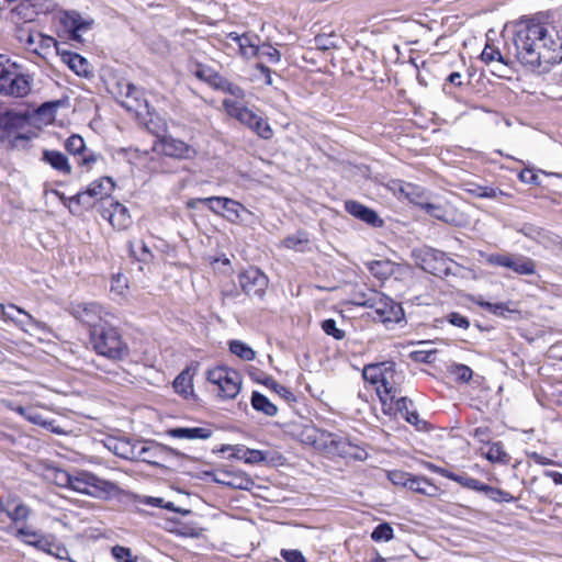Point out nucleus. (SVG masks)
<instances>
[{"instance_id": "37998d69", "label": "nucleus", "mask_w": 562, "mask_h": 562, "mask_svg": "<svg viewBox=\"0 0 562 562\" xmlns=\"http://www.w3.org/2000/svg\"><path fill=\"white\" fill-rule=\"evenodd\" d=\"M15 536L16 538L21 539L24 543L37 549L38 541L42 540V538L45 535L23 526L18 528Z\"/></svg>"}, {"instance_id": "a211bd4d", "label": "nucleus", "mask_w": 562, "mask_h": 562, "mask_svg": "<svg viewBox=\"0 0 562 562\" xmlns=\"http://www.w3.org/2000/svg\"><path fill=\"white\" fill-rule=\"evenodd\" d=\"M103 218L109 220L111 225L117 229H125L131 224L128 210L116 201H110L109 207H102L100 211Z\"/></svg>"}, {"instance_id": "7c9ffc66", "label": "nucleus", "mask_w": 562, "mask_h": 562, "mask_svg": "<svg viewBox=\"0 0 562 562\" xmlns=\"http://www.w3.org/2000/svg\"><path fill=\"white\" fill-rule=\"evenodd\" d=\"M395 405V411L402 415V417L409 424L416 426L422 423L419 419V415L415 409H411L413 407V401L406 396L398 397L393 401Z\"/></svg>"}, {"instance_id": "6e6d98bb", "label": "nucleus", "mask_w": 562, "mask_h": 562, "mask_svg": "<svg viewBox=\"0 0 562 562\" xmlns=\"http://www.w3.org/2000/svg\"><path fill=\"white\" fill-rule=\"evenodd\" d=\"M257 56L266 58L272 64L279 63L281 58L280 52L269 44L260 45Z\"/></svg>"}, {"instance_id": "ddd939ff", "label": "nucleus", "mask_w": 562, "mask_h": 562, "mask_svg": "<svg viewBox=\"0 0 562 562\" xmlns=\"http://www.w3.org/2000/svg\"><path fill=\"white\" fill-rule=\"evenodd\" d=\"M70 313L75 318L88 325L89 331L94 329V326H101L108 322V314H104L102 307L94 302L75 304L71 306Z\"/></svg>"}, {"instance_id": "4468645a", "label": "nucleus", "mask_w": 562, "mask_h": 562, "mask_svg": "<svg viewBox=\"0 0 562 562\" xmlns=\"http://www.w3.org/2000/svg\"><path fill=\"white\" fill-rule=\"evenodd\" d=\"M19 3L10 11L13 21L32 22L38 14L48 11L49 0H18Z\"/></svg>"}, {"instance_id": "bb28decb", "label": "nucleus", "mask_w": 562, "mask_h": 562, "mask_svg": "<svg viewBox=\"0 0 562 562\" xmlns=\"http://www.w3.org/2000/svg\"><path fill=\"white\" fill-rule=\"evenodd\" d=\"M402 483L404 487L409 488L413 492L435 497L438 494L439 488L432 484L427 477L412 475L407 481H396Z\"/></svg>"}, {"instance_id": "c03bdc74", "label": "nucleus", "mask_w": 562, "mask_h": 562, "mask_svg": "<svg viewBox=\"0 0 562 562\" xmlns=\"http://www.w3.org/2000/svg\"><path fill=\"white\" fill-rule=\"evenodd\" d=\"M229 351L246 361L254 360L256 356V352L240 340H232L229 342Z\"/></svg>"}, {"instance_id": "052dcab7", "label": "nucleus", "mask_w": 562, "mask_h": 562, "mask_svg": "<svg viewBox=\"0 0 562 562\" xmlns=\"http://www.w3.org/2000/svg\"><path fill=\"white\" fill-rule=\"evenodd\" d=\"M217 90L229 93L238 99L245 97L244 90L239 86L229 82L226 78L223 79Z\"/></svg>"}, {"instance_id": "f704fd0d", "label": "nucleus", "mask_w": 562, "mask_h": 562, "mask_svg": "<svg viewBox=\"0 0 562 562\" xmlns=\"http://www.w3.org/2000/svg\"><path fill=\"white\" fill-rule=\"evenodd\" d=\"M308 244L310 237L305 231H297L295 234L289 235L282 240L283 247L300 252L305 251Z\"/></svg>"}, {"instance_id": "4c0bfd02", "label": "nucleus", "mask_w": 562, "mask_h": 562, "mask_svg": "<svg viewBox=\"0 0 562 562\" xmlns=\"http://www.w3.org/2000/svg\"><path fill=\"white\" fill-rule=\"evenodd\" d=\"M15 37L16 40L24 45V47L37 55H41V52H38V48L35 47V44L37 42V34L35 35L30 29L24 26H16L15 27Z\"/></svg>"}, {"instance_id": "39448f33", "label": "nucleus", "mask_w": 562, "mask_h": 562, "mask_svg": "<svg viewBox=\"0 0 562 562\" xmlns=\"http://www.w3.org/2000/svg\"><path fill=\"white\" fill-rule=\"evenodd\" d=\"M223 106L232 117H235L241 124L246 125L260 138H272L273 131L268 121L262 116L258 115L257 113H255L246 106L237 104L235 101L229 99H225L223 101Z\"/></svg>"}, {"instance_id": "e433bc0d", "label": "nucleus", "mask_w": 562, "mask_h": 562, "mask_svg": "<svg viewBox=\"0 0 562 562\" xmlns=\"http://www.w3.org/2000/svg\"><path fill=\"white\" fill-rule=\"evenodd\" d=\"M366 267L379 280H384L393 273V263L390 260H371L366 262Z\"/></svg>"}, {"instance_id": "dca6fc26", "label": "nucleus", "mask_w": 562, "mask_h": 562, "mask_svg": "<svg viewBox=\"0 0 562 562\" xmlns=\"http://www.w3.org/2000/svg\"><path fill=\"white\" fill-rule=\"evenodd\" d=\"M465 488L473 490L480 493H484L490 499L497 503H512L515 502L516 498L506 491H503L498 487L491 486L485 484L474 477L468 475L464 486Z\"/></svg>"}, {"instance_id": "680f3d73", "label": "nucleus", "mask_w": 562, "mask_h": 562, "mask_svg": "<svg viewBox=\"0 0 562 562\" xmlns=\"http://www.w3.org/2000/svg\"><path fill=\"white\" fill-rule=\"evenodd\" d=\"M446 318H447L448 323L451 324L452 326L463 328V329H468L470 327L469 318L461 315L458 312H452V313L448 314Z\"/></svg>"}, {"instance_id": "473e14b6", "label": "nucleus", "mask_w": 562, "mask_h": 562, "mask_svg": "<svg viewBox=\"0 0 562 562\" xmlns=\"http://www.w3.org/2000/svg\"><path fill=\"white\" fill-rule=\"evenodd\" d=\"M250 402L254 409L261 412L266 416L272 417L278 413V407L258 391L252 392Z\"/></svg>"}, {"instance_id": "8fccbe9b", "label": "nucleus", "mask_w": 562, "mask_h": 562, "mask_svg": "<svg viewBox=\"0 0 562 562\" xmlns=\"http://www.w3.org/2000/svg\"><path fill=\"white\" fill-rule=\"evenodd\" d=\"M65 147H66L67 151L72 154L74 156H79L81 154H85V151H87V147H86L83 138L77 134H74L67 138V140L65 143Z\"/></svg>"}, {"instance_id": "338daca9", "label": "nucleus", "mask_w": 562, "mask_h": 562, "mask_svg": "<svg viewBox=\"0 0 562 562\" xmlns=\"http://www.w3.org/2000/svg\"><path fill=\"white\" fill-rule=\"evenodd\" d=\"M281 555L286 562H307L303 553L299 550H281Z\"/></svg>"}, {"instance_id": "4be33fe9", "label": "nucleus", "mask_w": 562, "mask_h": 562, "mask_svg": "<svg viewBox=\"0 0 562 562\" xmlns=\"http://www.w3.org/2000/svg\"><path fill=\"white\" fill-rule=\"evenodd\" d=\"M31 516V508L23 502L14 499L5 503L4 518L10 519L14 526L24 525Z\"/></svg>"}, {"instance_id": "5fc2aeb1", "label": "nucleus", "mask_w": 562, "mask_h": 562, "mask_svg": "<svg viewBox=\"0 0 562 562\" xmlns=\"http://www.w3.org/2000/svg\"><path fill=\"white\" fill-rule=\"evenodd\" d=\"M477 304L482 308L488 311L490 313H492L496 316L506 317V313L513 312L512 310H509L507 307V305L505 303H491V302H486V301H480V302H477Z\"/></svg>"}, {"instance_id": "1a4fd4ad", "label": "nucleus", "mask_w": 562, "mask_h": 562, "mask_svg": "<svg viewBox=\"0 0 562 562\" xmlns=\"http://www.w3.org/2000/svg\"><path fill=\"white\" fill-rule=\"evenodd\" d=\"M373 300L367 303L368 308H372L375 313L374 319L381 323H398L404 318V310L402 305L382 292L371 293Z\"/></svg>"}, {"instance_id": "3c124183", "label": "nucleus", "mask_w": 562, "mask_h": 562, "mask_svg": "<svg viewBox=\"0 0 562 562\" xmlns=\"http://www.w3.org/2000/svg\"><path fill=\"white\" fill-rule=\"evenodd\" d=\"M371 539L375 542H387L393 539V528L389 522L379 524L371 532Z\"/></svg>"}, {"instance_id": "6e6552de", "label": "nucleus", "mask_w": 562, "mask_h": 562, "mask_svg": "<svg viewBox=\"0 0 562 562\" xmlns=\"http://www.w3.org/2000/svg\"><path fill=\"white\" fill-rule=\"evenodd\" d=\"M206 379L218 389L222 398H235L240 392V374L227 367H216L207 371Z\"/></svg>"}, {"instance_id": "0eeeda50", "label": "nucleus", "mask_w": 562, "mask_h": 562, "mask_svg": "<svg viewBox=\"0 0 562 562\" xmlns=\"http://www.w3.org/2000/svg\"><path fill=\"white\" fill-rule=\"evenodd\" d=\"M114 188L115 183L112 178L102 177L91 182L87 190L78 192L69 199L61 194L60 200L64 205H67V202H69L70 204H76L77 206L90 207L94 204V200L102 202L108 200Z\"/></svg>"}, {"instance_id": "f03ea898", "label": "nucleus", "mask_w": 562, "mask_h": 562, "mask_svg": "<svg viewBox=\"0 0 562 562\" xmlns=\"http://www.w3.org/2000/svg\"><path fill=\"white\" fill-rule=\"evenodd\" d=\"M362 376L371 384H380L376 387V393L382 403L383 412L385 414L390 413L393 409V401L402 392L405 382L404 372L396 370L395 362L384 361L366 366Z\"/></svg>"}, {"instance_id": "774afa93", "label": "nucleus", "mask_w": 562, "mask_h": 562, "mask_svg": "<svg viewBox=\"0 0 562 562\" xmlns=\"http://www.w3.org/2000/svg\"><path fill=\"white\" fill-rule=\"evenodd\" d=\"M518 178L524 183L540 184L539 177L531 169L521 170L518 175Z\"/></svg>"}, {"instance_id": "9b49d317", "label": "nucleus", "mask_w": 562, "mask_h": 562, "mask_svg": "<svg viewBox=\"0 0 562 562\" xmlns=\"http://www.w3.org/2000/svg\"><path fill=\"white\" fill-rule=\"evenodd\" d=\"M487 262L493 266L510 269L517 274L531 276L536 272V262L533 259L517 254H492Z\"/></svg>"}, {"instance_id": "58836bf2", "label": "nucleus", "mask_w": 562, "mask_h": 562, "mask_svg": "<svg viewBox=\"0 0 562 562\" xmlns=\"http://www.w3.org/2000/svg\"><path fill=\"white\" fill-rule=\"evenodd\" d=\"M258 382L262 383L263 385H266L267 387L271 389L272 391H274L279 396H281L282 398H284L286 402L291 403V402H295L296 401V397L295 395L293 394L292 391H290L286 386L284 385H281L280 383H278L271 376H265L263 379H258Z\"/></svg>"}, {"instance_id": "5701e85b", "label": "nucleus", "mask_w": 562, "mask_h": 562, "mask_svg": "<svg viewBox=\"0 0 562 562\" xmlns=\"http://www.w3.org/2000/svg\"><path fill=\"white\" fill-rule=\"evenodd\" d=\"M61 23L74 41H80L79 33L87 31L91 25V22L83 20L77 12L66 13L64 18H61Z\"/></svg>"}, {"instance_id": "f3484780", "label": "nucleus", "mask_w": 562, "mask_h": 562, "mask_svg": "<svg viewBox=\"0 0 562 562\" xmlns=\"http://www.w3.org/2000/svg\"><path fill=\"white\" fill-rule=\"evenodd\" d=\"M424 269L434 276H449L452 274L451 265L452 260L445 257V254L439 250H430L426 252L424 258Z\"/></svg>"}, {"instance_id": "0e129e2a", "label": "nucleus", "mask_w": 562, "mask_h": 562, "mask_svg": "<svg viewBox=\"0 0 562 562\" xmlns=\"http://www.w3.org/2000/svg\"><path fill=\"white\" fill-rule=\"evenodd\" d=\"M37 38H38V47H37L38 50L40 49H48L52 46H54L58 54L61 53L59 49V46H58V42L54 37L44 35L42 33H37Z\"/></svg>"}, {"instance_id": "c756f323", "label": "nucleus", "mask_w": 562, "mask_h": 562, "mask_svg": "<svg viewBox=\"0 0 562 562\" xmlns=\"http://www.w3.org/2000/svg\"><path fill=\"white\" fill-rule=\"evenodd\" d=\"M116 456L126 460H136L140 457L138 453L139 441H131V440H116L113 442V446L109 447Z\"/></svg>"}, {"instance_id": "69168bd1", "label": "nucleus", "mask_w": 562, "mask_h": 562, "mask_svg": "<svg viewBox=\"0 0 562 562\" xmlns=\"http://www.w3.org/2000/svg\"><path fill=\"white\" fill-rule=\"evenodd\" d=\"M423 209L432 217L441 221H447L446 211L442 206L432 203H425Z\"/></svg>"}, {"instance_id": "864d4df0", "label": "nucleus", "mask_w": 562, "mask_h": 562, "mask_svg": "<svg viewBox=\"0 0 562 562\" xmlns=\"http://www.w3.org/2000/svg\"><path fill=\"white\" fill-rule=\"evenodd\" d=\"M322 329L324 330V333L326 335L331 336L337 340H341L346 336L345 330L338 328L336 325V321L333 318H327V319L323 321Z\"/></svg>"}, {"instance_id": "13d9d810", "label": "nucleus", "mask_w": 562, "mask_h": 562, "mask_svg": "<svg viewBox=\"0 0 562 562\" xmlns=\"http://www.w3.org/2000/svg\"><path fill=\"white\" fill-rule=\"evenodd\" d=\"M481 59L486 64L494 61L498 64H504V57L502 53L497 48L492 47L490 45H486V47L483 49L481 54Z\"/></svg>"}, {"instance_id": "b1692460", "label": "nucleus", "mask_w": 562, "mask_h": 562, "mask_svg": "<svg viewBox=\"0 0 562 562\" xmlns=\"http://www.w3.org/2000/svg\"><path fill=\"white\" fill-rule=\"evenodd\" d=\"M517 232L527 238L544 245L546 247L549 245H555L557 239H559V236L552 237L550 236L549 232L530 223L522 224L519 228H517Z\"/></svg>"}, {"instance_id": "f257e3e1", "label": "nucleus", "mask_w": 562, "mask_h": 562, "mask_svg": "<svg viewBox=\"0 0 562 562\" xmlns=\"http://www.w3.org/2000/svg\"><path fill=\"white\" fill-rule=\"evenodd\" d=\"M514 44L518 60L531 70L549 71L551 66L562 61V45L546 24L535 19L519 23Z\"/></svg>"}, {"instance_id": "e2e57ef3", "label": "nucleus", "mask_w": 562, "mask_h": 562, "mask_svg": "<svg viewBox=\"0 0 562 562\" xmlns=\"http://www.w3.org/2000/svg\"><path fill=\"white\" fill-rule=\"evenodd\" d=\"M78 157L79 166L86 167L89 170L91 169L92 165L98 161L100 155L87 148V151H85V154L79 155Z\"/></svg>"}, {"instance_id": "bf43d9fd", "label": "nucleus", "mask_w": 562, "mask_h": 562, "mask_svg": "<svg viewBox=\"0 0 562 562\" xmlns=\"http://www.w3.org/2000/svg\"><path fill=\"white\" fill-rule=\"evenodd\" d=\"M371 293H378L376 290H368V291H357L353 293L351 303L357 306L368 307L367 303H371L373 300V295Z\"/></svg>"}, {"instance_id": "4d7b16f0", "label": "nucleus", "mask_w": 562, "mask_h": 562, "mask_svg": "<svg viewBox=\"0 0 562 562\" xmlns=\"http://www.w3.org/2000/svg\"><path fill=\"white\" fill-rule=\"evenodd\" d=\"M112 555L117 562H136L137 558L133 557L132 550L123 546H114Z\"/></svg>"}, {"instance_id": "c9c22d12", "label": "nucleus", "mask_w": 562, "mask_h": 562, "mask_svg": "<svg viewBox=\"0 0 562 562\" xmlns=\"http://www.w3.org/2000/svg\"><path fill=\"white\" fill-rule=\"evenodd\" d=\"M123 87L125 89L124 95L126 100H121L122 105L127 110H137L143 97L142 91L130 81H124Z\"/></svg>"}, {"instance_id": "a18cd8bd", "label": "nucleus", "mask_w": 562, "mask_h": 562, "mask_svg": "<svg viewBox=\"0 0 562 562\" xmlns=\"http://www.w3.org/2000/svg\"><path fill=\"white\" fill-rule=\"evenodd\" d=\"M471 192L477 198H486V199H501L503 196L510 198L512 195L507 192L502 191L498 188L487 187V186H477Z\"/></svg>"}, {"instance_id": "79ce46f5", "label": "nucleus", "mask_w": 562, "mask_h": 562, "mask_svg": "<svg viewBox=\"0 0 562 562\" xmlns=\"http://www.w3.org/2000/svg\"><path fill=\"white\" fill-rule=\"evenodd\" d=\"M128 251L133 258L140 262H148L153 258L151 251L143 240H138L136 244L128 241Z\"/></svg>"}, {"instance_id": "2eb2a0df", "label": "nucleus", "mask_w": 562, "mask_h": 562, "mask_svg": "<svg viewBox=\"0 0 562 562\" xmlns=\"http://www.w3.org/2000/svg\"><path fill=\"white\" fill-rule=\"evenodd\" d=\"M345 210L347 213H349L357 220L364 222L371 227H382L384 224V221L379 216V214L374 210L366 206L364 204L358 201H346Z\"/></svg>"}, {"instance_id": "de8ad7c7", "label": "nucleus", "mask_w": 562, "mask_h": 562, "mask_svg": "<svg viewBox=\"0 0 562 562\" xmlns=\"http://www.w3.org/2000/svg\"><path fill=\"white\" fill-rule=\"evenodd\" d=\"M237 453L235 454L238 458L245 459L246 463L250 464H257L260 462H263L266 460V453L261 450H255V449H241L237 448Z\"/></svg>"}, {"instance_id": "9d476101", "label": "nucleus", "mask_w": 562, "mask_h": 562, "mask_svg": "<svg viewBox=\"0 0 562 562\" xmlns=\"http://www.w3.org/2000/svg\"><path fill=\"white\" fill-rule=\"evenodd\" d=\"M138 453H140V457L136 460L154 467H164L161 461H168L172 457L191 459L188 454L156 441H148L144 445L139 443Z\"/></svg>"}, {"instance_id": "423d86ee", "label": "nucleus", "mask_w": 562, "mask_h": 562, "mask_svg": "<svg viewBox=\"0 0 562 562\" xmlns=\"http://www.w3.org/2000/svg\"><path fill=\"white\" fill-rule=\"evenodd\" d=\"M8 59L0 55V94L22 98L31 91L30 77L15 70V65H7Z\"/></svg>"}, {"instance_id": "09e8293b", "label": "nucleus", "mask_w": 562, "mask_h": 562, "mask_svg": "<svg viewBox=\"0 0 562 562\" xmlns=\"http://www.w3.org/2000/svg\"><path fill=\"white\" fill-rule=\"evenodd\" d=\"M450 373L454 375L456 381L461 383H468L473 376V371L470 367L462 363H453L449 369Z\"/></svg>"}, {"instance_id": "aec40b11", "label": "nucleus", "mask_w": 562, "mask_h": 562, "mask_svg": "<svg viewBox=\"0 0 562 562\" xmlns=\"http://www.w3.org/2000/svg\"><path fill=\"white\" fill-rule=\"evenodd\" d=\"M37 550L50 554L59 560L70 561L68 549L53 535H45L42 540L38 541Z\"/></svg>"}, {"instance_id": "20e7f679", "label": "nucleus", "mask_w": 562, "mask_h": 562, "mask_svg": "<svg viewBox=\"0 0 562 562\" xmlns=\"http://www.w3.org/2000/svg\"><path fill=\"white\" fill-rule=\"evenodd\" d=\"M69 487L78 493L97 498H109L119 493V486L89 472L72 475Z\"/></svg>"}, {"instance_id": "72a5a7b5", "label": "nucleus", "mask_w": 562, "mask_h": 562, "mask_svg": "<svg viewBox=\"0 0 562 562\" xmlns=\"http://www.w3.org/2000/svg\"><path fill=\"white\" fill-rule=\"evenodd\" d=\"M260 46V37L257 34L244 33L241 34L239 50L246 57H256Z\"/></svg>"}, {"instance_id": "cd10ccee", "label": "nucleus", "mask_w": 562, "mask_h": 562, "mask_svg": "<svg viewBox=\"0 0 562 562\" xmlns=\"http://www.w3.org/2000/svg\"><path fill=\"white\" fill-rule=\"evenodd\" d=\"M42 160L48 164L53 169L63 173L70 175L71 166L68 161V158L65 154L58 150L45 149L43 151Z\"/></svg>"}, {"instance_id": "6ab92c4d", "label": "nucleus", "mask_w": 562, "mask_h": 562, "mask_svg": "<svg viewBox=\"0 0 562 562\" xmlns=\"http://www.w3.org/2000/svg\"><path fill=\"white\" fill-rule=\"evenodd\" d=\"M161 150L166 156L188 159L195 155V150L181 139L173 137H164L161 140Z\"/></svg>"}, {"instance_id": "412c9836", "label": "nucleus", "mask_w": 562, "mask_h": 562, "mask_svg": "<svg viewBox=\"0 0 562 562\" xmlns=\"http://www.w3.org/2000/svg\"><path fill=\"white\" fill-rule=\"evenodd\" d=\"M215 206L223 213L229 222L235 223L241 220V213H246V207L231 198L218 196Z\"/></svg>"}, {"instance_id": "ea45409f", "label": "nucleus", "mask_w": 562, "mask_h": 562, "mask_svg": "<svg viewBox=\"0 0 562 562\" xmlns=\"http://www.w3.org/2000/svg\"><path fill=\"white\" fill-rule=\"evenodd\" d=\"M485 457L491 462H497L502 464H508L510 461V456L504 450L503 443L501 441L492 442Z\"/></svg>"}, {"instance_id": "a878e982", "label": "nucleus", "mask_w": 562, "mask_h": 562, "mask_svg": "<svg viewBox=\"0 0 562 562\" xmlns=\"http://www.w3.org/2000/svg\"><path fill=\"white\" fill-rule=\"evenodd\" d=\"M290 432L296 440H299L303 445L315 446L318 441L319 431L311 423L292 424Z\"/></svg>"}, {"instance_id": "7ed1b4c3", "label": "nucleus", "mask_w": 562, "mask_h": 562, "mask_svg": "<svg viewBox=\"0 0 562 562\" xmlns=\"http://www.w3.org/2000/svg\"><path fill=\"white\" fill-rule=\"evenodd\" d=\"M90 344L99 356L114 362L122 361L130 356L128 344L123 338L120 328L109 321L90 330Z\"/></svg>"}, {"instance_id": "2f4dec72", "label": "nucleus", "mask_w": 562, "mask_h": 562, "mask_svg": "<svg viewBox=\"0 0 562 562\" xmlns=\"http://www.w3.org/2000/svg\"><path fill=\"white\" fill-rule=\"evenodd\" d=\"M223 479H215V482L240 490H248L252 484L250 477L245 474H237L232 471H223Z\"/></svg>"}, {"instance_id": "f8f14e48", "label": "nucleus", "mask_w": 562, "mask_h": 562, "mask_svg": "<svg viewBox=\"0 0 562 562\" xmlns=\"http://www.w3.org/2000/svg\"><path fill=\"white\" fill-rule=\"evenodd\" d=\"M238 282L246 295L262 299L269 280L261 270L250 267L238 274Z\"/></svg>"}, {"instance_id": "393cba45", "label": "nucleus", "mask_w": 562, "mask_h": 562, "mask_svg": "<svg viewBox=\"0 0 562 562\" xmlns=\"http://www.w3.org/2000/svg\"><path fill=\"white\" fill-rule=\"evenodd\" d=\"M213 431L209 427H176L167 430V435L178 439H209Z\"/></svg>"}, {"instance_id": "a19ab883", "label": "nucleus", "mask_w": 562, "mask_h": 562, "mask_svg": "<svg viewBox=\"0 0 562 562\" xmlns=\"http://www.w3.org/2000/svg\"><path fill=\"white\" fill-rule=\"evenodd\" d=\"M61 59L66 63L71 70L76 74H81L86 71L87 60L77 53L63 50L60 53Z\"/></svg>"}, {"instance_id": "603ef678", "label": "nucleus", "mask_w": 562, "mask_h": 562, "mask_svg": "<svg viewBox=\"0 0 562 562\" xmlns=\"http://www.w3.org/2000/svg\"><path fill=\"white\" fill-rule=\"evenodd\" d=\"M175 391L187 396L192 391L191 378L188 371H182L173 381Z\"/></svg>"}, {"instance_id": "c85d7f7f", "label": "nucleus", "mask_w": 562, "mask_h": 562, "mask_svg": "<svg viewBox=\"0 0 562 562\" xmlns=\"http://www.w3.org/2000/svg\"><path fill=\"white\" fill-rule=\"evenodd\" d=\"M191 72L201 81L206 82L214 89H218L222 83L224 77L221 76L213 68L204 66L200 63H194V68H191Z\"/></svg>"}, {"instance_id": "49530a36", "label": "nucleus", "mask_w": 562, "mask_h": 562, "mask_svg": "<svg viewBox=\"0 0 562 562\" xmlns=\"http://www.w3.org/2000/svg\"><path fill=\"white\" fill-rule=\"evenodd\" d=\"M426 467L431 472L437 473V474H439L443 477H447L451 481H454V482L459 483L462 487L464 486V482L468 477V474H465V473L457 474V473L449 471L445 468H440L434 463H427Z\"/></svg>"}]
</instances>
